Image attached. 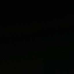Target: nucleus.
Masks as SVG:
<instances>
[{
  "label": "nucleus",
  "mask_w": 74,
  "mask_h": 74,
  "mask_svg": "<svg viewBox=\"0 0 74 74\" xmlns=\"http://www.w3.org/2000/svg\"><path fill=\"white\" fill-rule=\"evenodd\" d=\"M31 66H32V67L33 66V63L32 62L31 63Z\"/></svg>",
  "instance_id": "nucleus-1"
}]
</instances>
